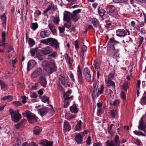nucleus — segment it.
I'll return each mask as SVG.
<instances>
[{
	"label": "nucleus",
	"mask_w": 146,
	"mask_h": 146,
	"mask_svg": "<svg viewBox=\"0 0 146 146\" xmlns=\"http://www.w3.org/2000/svg\"><path fill=\"white\" fill-rule=\"evenodd\" d=\"M82 123V121L81 120H80L79 122L77 123V125L76 126L75 131H78L81 130V124Z\"/></svg>",
	"instance_id": "nucleus-34"
},
{
	"label": "nucleus",
	"mask_w": 146,
	"mask_h": 146,
	"mask_svg": "<svg viewBox=\"0 0 146 146\" xmlns=\"http://www.w3.org/2000/svg\"><path fill=\"white\" fill-rule=\"evenodd\" d=\"M25 120H22L18 124L16 125V127L17 129H18L20 126H23L25 123Z\"/></svg>",
	"instance_id": "nucleus-36"
},
{
	"label": "nucleus",
	"mask_w": 146,
	"mask_h": 146,
	"mask_svg": "<svg viewBox=\"0 0 146 146\" xmlns=\"http://www.w3.org/2000/svg\"><path fill=\"white\" fill-rule=\"evenodd\" d=\"M138 39L139 40V46L142 44L143 40V37L140 36L138 38Z\"/></svg>",
	"instance_id": "nucleus-57"
},
{
	"label": "nucleus",
	"mask_w": 146,
	"mask_h": 146,
	"mask_svg": "<svg viewBox=\"0 0 146 146\" xmlns=\"http://www.w3.org/2000/svg\"><path fill=\"white\" fill-rule=\"evenodd\" d=\"M121 98L124 100H126V94L123 91H122L120 94Z\"/></svg>",
	"instance_id": "nucleus-51"
},
{
	"label": "nucleus",
	"mask_w": 146,
	"mask_h": 146,
	"mask_svg": "<svg viewBox=\"0 0 146 146\" xmlns=\"http://www.w3.org/2000/svg\"><path fill=\"white\" fill-rule=\"evenodd\" d=\"M41 100L44 103L49 102L48 98L46 96H42L41 98Z\"/></svg>",
	"instance_id": "nucleus-45"
},
{
	"label": "nucleus",
	"mask_w": 146,
	"mask_h": 146,
	"mask_svg": "<svg viewBox=\"0 0 146 146\" xmlns=\"http://www.w3.org/2000/svg\"><path fill=\"white\" fill-rule=\"evenodd\" d=\"M108 12L110 13H113L115 12V8L113 5H109L107 7Z\"/></svg>",
	"instance_id": "nucleus-28"
},
{
	"label": "nucleus",
	"mask_w": 146,
	"mask_h": 146,
	"mask_svg": "<svg viewBox=\"0 0 146 146\" xmlns=\"http://www.w3.org/2000/svg\"><path fill=\"white\" fill-rule=\"evenodd\" d=\"M144 121L142 118H141V120L139 121V125L138 128L139 129L142 130L143 131H145L146 128V125L143 122Z\"/></svg>",
	"instance_id": "nucleus-17"
},
{
	"label": "nucleus",
	"mask_w": 146,
	"mask_h": 146,
	"mask_svg": "<svg viewBox=\"0 0 146 146\" xmlns=\"http://www.w3.org/2000/svg\"><path fill=\"white\" fill-rule=\"evenodd\" d=\"M74 45L77 51H78L79 49L78 42V40H76L74 42Z\"/></svg>",
	"instance_id": "nucleus-55"
},
{
	"label": "nucleus",
	"mask_w": 146,
	"mask_h": 146,
	"mask_svg": "<svg viewBox=\"0 0 146 146\" xmlns=\"http://www.w3.org/2000/svg\"><path fill=\"white\" fill-rule=\"evenodd\" d=\"M72 15L68 11H65L64 13V21L66 22L70 21V20L72 17Z\"/></svg>",
	"instance_id": "nucleus-11"
},
{
	"label": "nucleus",
	"mask_w": 146,
	"mask_h": 146,
	"mask_svg": "<svg viewBox=\"0 0 146 146\" xmlns=\"http://www.w3.org/2000/svg\"><path fill=\"white\" fill-rule=\"evenodd\" d=\"M119 101L118 100H116L113 102V104H112L111 103H110V104L111 105H113L115 106H116L118 105L119 104Z\"/></svg>",
	"instance_id": "nucleus-58"
},
{
	"label": "nucleus",
	"mask_w": 146,
	"mask_h": 146,
	"mask_svg": "<svg viewBox=\"0 0 146 146\" xmlns=\"http://www.w3.org/2000/svg\"><path fill=\"white\" fill-rule=\"evenodd\" d=\"M48 27L52 34L54 35H56L57 34V31L55 29V27L53 24L51 23L49 24L48 25Z\"/></svg>",
	"instance_id": "nucleus-22"
},
{
	"label": "nucleus",
	"mask_w": 146,
	"mask_h": 146,
	"mask_svg": "<svg viewBox=\"0 0 146 146\" xmlns=\"http://www.w3.org/2000/svg\"><path fill=\"white\" fill-rule=\"evenodd\" d=\"M6 33L5 32H3L2 33V42L3 44H0V52H4V48H5L6 47H8L7 46L8 43H4L5 41Z\"/></svg>",
	"instance_id": "nucleus-6"
},
{
	"label": "nucleus",
	"mask_w": 146,
	"mask_h": 146,
	"mask_svg": "<svg viewBox=\"0 0 146 146\" xmlns=\"http://www.w3.org/2000/svg\"><path fill=\"white\" fill-rule=\"evenodd\" d=\"M133 133L135 134H136L137 135L140 136L142 135L143 136H145V135H144L142 132L140 131H133Z\"/></svg>",
	"instance_id": "nucleus-49"
},
{
	"label": "nucleus",
	"mask_w": 146,
	"mask_h": 146,
	"mask_svg": "<svg viewBox=\"0 0 146 146\" xmlns=\"http://www.w3.org/2000/svg\"><path fill=\"white\" fill-rule=\"evenodd\" d=\"M41 131V130L40 127H35L34 129V133L35 135L39 134Z\"/></svg>",
	"instance_id": "nucleus-35"
},
{
	"label": "nucleus",
	"mask_w": 146,
	"mask_h": 146,
	"mask_svg": "<svg viewBox=\"0 0 146 146\" xmlns=\"http://www.w3.org/2000/svg\"><path fill=\"white\" fill-rule=\"evenodd\" d=\"M64 131H69L71 129V127L69 122L67 121H65L64 123Z\"/></svg>",
	"instance_id": "nucleus-21"
},
{
	"label": "nucleus",
	"mask_w": 146,
	"mask_h": 146,
	"mask_svg": "<svg viewBox=\"0 0 146 146\" xmlns=\"http://www.w3.org/2000/svg\"><path fill=\"white\" fill-rule=\"evenodd\" d=\"M87 50V47L85 45H83L82 47V53H85Z\"/></svg>",
	"instance_id": "nucleus-54"
},
{
	"label": "nucleus",
	"mask_w": 146,
	"mask_h": 146,
	"mask_svg": "<svg viewBox=\"0 0 146 146\" xmlns=\"http://www.w3.org/2000/svg\"><path fill=\"white\" fill-rule=\"evenodd\" d=\"M59 79L61 81L62 84L64 86L68 83L69 82V78L68 77L64 78L63 77V76H61L60 78Z\"/></svg>",
	"instance_id": "nucleus-24"
},
{
	"label": "nucleus",
	"mask_w": 146,
	"mask_h": 146,
	"mask_svg": "<svg viewBox=\"0 0 146 146\" xmlns=\"http://www.w3.org/2000/svg\"><path fill=\"white\" fill-rule=\"evenodd\" d=\"M50 33L47 30L41 31L40 33V36L42 38L48 37L50 35Z\"/></svg>",
	"instance_id": "nucleus-20"
},
{
	"label": "nucleus",
	"mask_w": 146,
	"mask_h": 146,
	"mask_svg": "<svg viewBox=\"0 0 146 146\" xmlns=\"http://www.w3.org/2000/svg\"><path fill=\"white\" fill-rule=\"evenodd\" d=\"M129 35V31L127 30H125L123 29H120L117 30L116 31V35L119 36L124 37L126 35Z\"/></svg>",
	"instance_id": "nucleus-8"
},
{
	"label": "nucleus",
	"mask_w": 146,
	"mask_h": 146,
	"mask_svg": "<svg viewBox=\"0 0 146 146\" xmlns=\"http://www.w3.org/2000/svg\"><path fill=\"white\" fill-rule=\"evenodd\" d=\"M0 18L3 21L2 24L4 25V24L5 25L6 22V17L5 14H4L0 16Z\"/></svg>",
	"instance_id": "nucleus-37"
},
{
	"label": "nucleus",
	"mask_w": 146,
	"mask_h": 146,
	"mask_svg": "<svg viewBox=\"0 0 146 146\" xmlns=\"http://www.w3.org/2000/svg\"><path fill=\"white\" fill-rule=\"evenodd\" d=\"M38 82L43 87L45 88L46 87L47 81L45 77L43 76L40 77L38 80Z\"/></svg>",
	"instance_id": "nucleus-12"
},
{
	"label": "nucleus",
	"mask_w": 146,
	"mask_h": 146,
	"mask_svg": "<svg viewBox=\"0 0 146 146\" xmlns=\"http://www.w3.org/2000/svg\"><path fill=\"white\" fill-rule=\"evenodd\" d=\"M90 21L95 27L99 29L101 28V25H100L99 21L96 19L95 18L91 19Z\"/></svg>",
	"instance_id": "nucleus-18"
},
{
	"label": "nucleus",
	"mask_w": 146,
	"mask_h": 146,
	"mask_svg": "<svg viewBox=\"0 0 146 146\" xmlns=\"http://www.w3.org/2000/svg\"><path fill=\"white\" fill-rule=\"evenodd\" d=\"M106 83L109 86H111L112 87V90H115V85L114 82L110 80H108L106 82Z\"/></svg>",
	"instance_id": "nucleus-29"
},
{
	"label": "nucleus",
	"mask_w": 146,
	"mask_h": 146,
	"mask_svg": "<svg viewBox=\"0 0 146 146\" xmlns=\"http://www.w3.org/2000/svg\"><path fill=\"white\" fill-rule=\"evenodd\" d=\"M0 85L1 86V88L4 90H7L8 88V87L5 84L4 82L2 80H0Z\"/></svg>",
	"instance_id": "nucleus-33"
},
{
	"label": "nucleus",
	"mask_w": 146,
	"mask_h": 146,
	"mask_svg": "<svg viewBox=\"0 0 146 146\" xmlns=\"http://www.w3.org/2000/svg\"><path fill=\"white\" fill-rule=\"evenodd\" d=\"M24 116L26 117L29 122L31 123H33L36 121L37 119L36 116L33 114L29 111H27L23 113Z\"/></svg>",
	"instance_id": "nucleus-5"
},
{
	"label": "nucleus",
	"mask_w": 146,
	"mask_h": 146,
	"mask_svg": "<svg viewBox=\"0 0 146 146\" xmlns=\"http://www.w3.org/2000/svg\"><path fill=\"white\" fill-rule=\"evenodd\" d=\"M28 42L30 47L33 46L35 44V41L33 39L31 38H29Z\"/></svg>",
	"instance_id": "nucleus-41"
},
{
	"label": "nucleus",
	"mask_w": 146,
	"mask_h": 146,
	"mask_svg": "<svg viewBox=\"0 0 146 146\" xmlns=\"http://www.w3.org/2000/svg\"><path fill=\"white\" fill-rule=\"evenodd\" d=\"M84 74L86 80L88 82H90L91 80V76L90 71L87 68H84Z\"/></svg>",
	"instance_id": "nucleus-9"
},
{
	"label": "nucleus",
	"mask_w": 146,
	"mask_h": 146,
	"mask_svg": "<svg viewBox=\"0 0 146 146\" xmlns=\"http://www.w3.org/2000/svg\"><path fill=\"white\" fill-rule=\"evenodd\" d=\"M81 12V9H78L75 11H74L73 12V15H76L77 13H80Z\"/></svg>",
	"instance_id": "nucleus-60"
},
{
	"label": "nucleus",
	"mask_w": 146,
	"mask_h": 146,
	"mask_svg": "<svg viewBox=\"0 0 146 146\" xmlns=\"http://www.w3.org/2000/svg\"><path fill=\"white\" fill-rule=\"evenodd\" d=\"M93 86L94 90L92 93V96H96V94H97V97H98V91L97 89L98 86V85H97L96 83H95L93 84Z\"/></svg>",
	"instance_id": "nucleus-23"
},
{
	"label": "nucleus",
	"mask_w": 146,
	"mask_h": 146,
	"mask_svg": "<svg viewBox=\"0 0 146 146\" xmlns=\"http://www.w3.org/2000/svg\"><path fill=\"white\" fill-rule=\"evenodd\" d=\"M59 21V17H58L54 18L53 19L54 22L57 25L58 24Z\"/></svg>",
	"instance_id": "nucleus-47"
},
{
	"label": "nucleus",
	"mask_w": 146,
	"mask_h": 146,
	"mask_svg": "<svg viewBox=\"0 0 146 146\" xmlns=\"http://www.w3.org/2000/svg\"><path fill=\"white\" fill-rule=\"evenodd\" d=\"M111 113L112 117L113 118L115 117V116L116 115L117 112L116 110H112L111 111Z\"/></svg>",
	"instance_id": "nucleus-48"
},
{
	"label": "nucleus",
	"mask_w": 146,
	"mask_h": 146,
	"mask_svg": "<svg viewBox=\"0 0 146 146\" xmlns=\"http://www.w3.org/2000/svg\"><path fill=\"white\" fill-rule=\"evenodd\" d=\"M67 23L64 25V27H66L68 29H69L71 27L72 23L70 21L66 22Z\"/></svg>",
	"instance_id": "nucleus-44"
},
{
	"label": "nucleus",
	"mask_w": 146,
	"mask_h": 146,
	"mask_svg": "<svg viewBox=\"0 0 146 146\" xmlns=\"http://www.w3.org/2000/svg\"><path fill=\"white\" fill-rule=\"evenodd\" d=\"M105 12L103 9H101L98 11V13L100 15L101 17L103 16Z\"/></svg>",
	"instance_id": "nucleus-52"
},
{
	"label": "nucleus",
	"mask_w": 146,
	"mask_h": 146,
	"mask_svg": "<svg viewBox=\"0 0 146 146\" xmlns=\"http://www.w3.org/2000/svg\"><path fill=\"white\" fill-rule=\"evenodd\" d=\"M76 117V115L71 114L69 116V117L68 119L69 120H70L72 119L75 118Z\"/></svg>",
	"instance_id": "nucleus-62"
},
{
	"label": "nucleus",
	"mask_w": 146,
	"mask_h": 146,
	"mask_svg": "<svg viewBox=\"0 0 146 146\" xmlns=\"http://www.w3.org/2000/svg\"><path fill=\"white\" fill-rule=\"evenodd\" d=\"M86 143L88 145H90L91 143V137L89 136L86 141Z\"/></svg>",
	"instance_id": "nucleus-61"
},
{
	"label": "nucleus",
	"mask_w": 146,
	"mask_h": 146,
	"mask_svg": "<svg viewBox=\"0 0 146 146\" xmlns=\"http://www.w3.org/2000/svg\"><path fill=\"white\" fill-rule=\"evenodd\" d=\"M38 112H39L40 115L42 117L44 114L47 112V110L46 108H42L38 110Z\"/></svg>",
	"instance_id": "nucleus-27"
},
{
	"label": "nucleus",
	"mask_w": 146,
	"mask_h": 146,
	"mask_svg": "<svg viewBox=\"0 0 146 146\" xmlns=\"http://www.w3.org/2000/svg\"><path fill=\"white\" fill-rule=\"evenodd\" d=\"M13 100V97L12 96L9 95L7 96H5L1 99V100L5 101L7 100L8 102H11Z\"/></svg>",
	"instance_id": "nucleus-32"
},
{
	"label": "nucleus",
	"mask_w": 146,
	"mask_h": 146,
	"mask_svg": "<svg viewBox=\"0 0 146 146\" xmlns=\"http://www.w3.org/2000/svg\"><path fill=\"white\" fill-rule=\"evenodd\" d=\"M13 104L17 106H21V103L19 101H15L14 102Z\"/></svg>",
	"instance_id": "nucleus-64"
},
{
	"label": "nucleus",
	"mask_w": 146,
	"mask_h": 146,
	"mask_svg": "<svg viewBox=\"0 0 146 146\" xmlns=\"http://www.w3.org/2000/svg\"><path fill=\"white\" fill-rule=\"evenodd\" d=\"M38 25L36 23H33L31 26V28L33 31L35 30L38 27Z\"/></svg>",
	"instance_id": "nucleus-42"
},
{
	"label": "nucleus",
	"mask_w": 146,
	"mask_h": 146,
	"mask_svg": "<svg viewBox=\"0 0 146 146\" xmlns=\"http://www.w3.org/2000/svg\"><path fill=\"white\" fill-rule=\"evenodd\" d=\"M119 137L117 135L115 137L114 141H107L106 142V146H119Z\"/></svg>",
	"instance_id": "nucleus-7"
},
{
	"label": "nucleus",
	"mask_w": 146,
	"mask_h": 146,
	"mask_svg": "<svg viewBox=\"0 0 146 146\" xmlns=\"http://www.w3.org/2000/svg\"><path fill=\"white\" fill-rule=\"evenodd\" d=\"M53 49L51 47L48 46L42 49L44 55L49 54L52 52Z\"/></svg>",
	"instance_id": "nucleus-14"
},
{
	"label": "nucleus",
	"mask_w": 146,
	"mask_h": 146,
	"mask_svg": "<svg viewBox=\"0 0 146 146\" xmlns=\"http://www.w3.org/2000/svg\"><path fill=\"white\" fill-rule=\"evenodd\" d=\"M9 111L13 121L15 122H18L21 117V114L19 113V111H14L13 109L11 108Z\"/></svg>",
	"instance_id": "nucleus-4"
},
{
	"label": "nucleus",
	"mask_w": 146,
	"mask_h": 146,
	"mask_svg": "<svg viewBox=\"0 0 146 146\" xmlns=\"http://www.w3.org/2000/svg\"><path fill=\"white\" fill-rule=\"evenodd\" d=\"M58 29L60 33H63L65 31V27L64 26L62 27H58Z\"/></svg>",
	"instance_id": "nucleus-50"
},
{
	"label": "nucleus",
	"mask_w": 146,
	"mask_h": 146,
	"mask_svg": "<svg viewBox=\"0 0 146 146\" xmlns=\"http://www.w3.org/2000/svg\"><path fill=\"white\" fill-rule=\"evenodd\" d=\"M41 144L43 146H51L53 144L52 142L44 140L41 141Z\"/></svg>",
	"instance_id": "nucleus-25"
},
{
	"label": "nucleus",
	"mask_w": 146,
	"mask_h": 146,
	"mask_svg": "<svg viewBox=\"0 0 146 146\" xmlns=\"http://www.w3.org/2000/svg\"><path fill=\"white\" fill-rule=\"evenodd\" d=\"M37 94L35 93H32L30 94V97L31 98H36Z\"/></svg>",
	"instance_id": "nucleus-63"
},
{
	"label": "nucleus",
	"mask_w": 146,
	"mask_h": 146,
	"mask_svg": "<svg viewBox=\"0 0 146 146\" xmlns=\"http://www.w3.org/2000/svg\"><path fill=\"white\" fill-rule=\"evenodd\" d=\"M82 134H83V133L78 134L75 137V139L78 144H80L82 142V138L83 137L82 135Z\"/></svg>",
	"instance_id": "nucleus-19"
},
{
	"label": "nucleus",
	"mask_w": 146,
	"mask_h": 146,
	"mask_svg": "<svg viewBox=\"0 0 146 146\" xmlns=\"http://www.w3.org/2000/svg\"><path fill=\"white\" fill-rule=\"evenodd\" d=\"M44 54L42 50H37L36 52V56L38 59L40 60H42L44 58Z\"/></svg>",
	"instance_id": "nucleus-16"
},
{
	"label": "nucleus",
	"mask_w": 146,
	"mask_h": 146,
	"mask_svg": "<svg viewBox=\"0 0 146 146\" xmlns=\"http://www.w3.org/2000/svg\"><path fill=\"white\" fill-rule=\"evenodd\" d=\"M36 62L34 60H30L28 63L27 70L29 71L32 69L36 65Z\"/></svg>",
	"instance_id": "nucleus-15"
},
{
	"label": "nucleus",
	"mask_w": 146,
	"mask_h": 146,
	"mask_svg": "<svg viewBox=\"0 0 146 146\" xmlns=\"http://www.w3.org/2000/svg\"><path fill=\"white\" fill-rule=\"evenodd\" d=\"M80 17L79 15H72V18L73 19L75 22H76L79 19Z\"/></svg>",
	"instance_id": "nucleus-46"
},
{
	"label": "nucleus",
	"mask_w": 146,
	"mask_h": 146,
	"mask_svg": "<svg viewBox=\"0 0 146 146\" xmlns=\"http://www.w3.org/2000/svg\"><path fill=\"white\" fill-rule=\"evenodd\" d=\"M115 75V73L114 72H112L110 73L109 75L108 78L110 79H112L114 77Z\"/></svg>",
	"instance_id": "nucleus-53"
},
{
	"label": "nucleus",
	"mask_w": 146,
	"mask_h": 146,
	"mask_svg": "<svg viewBox=\"0 0 146 146\" xmlns=\"http://www.w3.org/2000/svg\"><path fill=\"white\" fill-rule=\"evenodd\" d=\"M77 72L78 73L77 76L78 81L79 83L80 84H81L83 82V79L82 72L80 69V67L79 65L78 66Z\"/></svg>",
	"instance_id": "nucleus-13"
},
{
	"label": "nucleus",
	"mask_w": 146,
	"mask_h": 146,
	"mask_svg": "<svg viewBox=\"0 0 146 146\" xmlns=\"http://www.w3.org/2000/svg\"><path fill=\"white\" fill-rule=\"evenodd\" d=\"M40 42L46 45L49 44L52 48L56 50L59 47V44L58 40L53 38H48L40 40Z\"/></svg>",
	"instance_id": "nucleus-2"
},
{
	"label": "nucleus",
	"mask_w": 146,
	"mask_h": 146,
	"mask_svg": "<svg viewBox=\"0 0 146 146\" xmlns=\"http://www.w3.org/2000/svg\"><path fill=\"white\" fill-rule=\"evenodd\" d=\"M38 48H32L30 50V52L32 56H34L35 54L36 55V52L38 50Z\"/></svg>",
	"instance_id": "nucleus-40"
},
{
	"label": "nucleus",
	"mask_w": 146,
	"mask_h": 146,
	"mask_svg": "<svg viewBox=\"0 0 146 146\" xmlns=\"http://www.w3.org/2000/svg\"><path fill=\"white\" fill-rule=\"evenodd\" d=\"M54 4L52 3H50L48 7L44 11V13H46L52 9L53 11H54L55 10L54 9Z\"/></svg>",
	"instance_id": "nucleus-31"
},
{
	"label": "nucleus",
	"mask_w": 146,
	"mask_h": 146,
	"mask_svg": "<svg viewBox=\"0 0 146 146\" xmlns=\"http://www.w3.org/2000/svg\"><path fill=\"white\" fill-rule=\"evenodd\" d=\"M71 111L73 113H76L78 112L77 108L75 104L71 107L70 108Z\"/></svg>",
	"instance_id": "nucleus-30"
},
{
	"label": "nucleus",
	"mask_w": 146,
	"mask_h": 146,
	"mask_svg": "<svg viewBox=\"0 0 146 146\" xmlns=\"http://www.w3.org/2000/svg\"><path fill=\"white\" fill-rule=\"evenodd\" d=\"M141 102V104L143 105L146 104V95L143 96Z\"/></svg>",
	"instance_id": "nucleus-43"
},
{
	"label": "nucleus",
	"mask_w": 146,
	"mask_h": 146,
	"mask_svg": "<svg viewBox=\"0 0 146 146\" xmlns=\"http://www.w3.org/2000/svg\"><path fill=\"white\" fill-rule=\"evenodd\" d=\"M67 58L68 59V64L69 65V66H71V64L70 62V57L68 56V54L67 55Z\"/></svg>",
	"instance_id": "nucleus-59"
},
{
	"label": "nucleus",
	"mask_w": 146,
	"mask_h": 146,
	"mask_svg": "<svg viewBox=\"0 0 146 146\" xmlns=\"http://www.w3.org/2000/svg\"><path fill=\"white\" fill-rule=\"evenodd\" d=\"M69 95L67 94H64L63 97L65 101L70 100H71L73 99V96L69 97Z\"/></svg>",
	"instance_id": "nucleus-38"
},
{
	"label": "nucleus",
	"mask_w": 146,
	"mask_h": 146,
	"mask_svg": "<svg viewBox=\"0 0 146 146\" xmlns=\"http://www.w3.org/2000/svg\"><path fill=\"white\" fill-rule=\"evenodd\" d=\"M121 45L119 42L115 40L114 38L113 37L110 38V42L108 43L107 47L110 51L113 52L115 55L119 51Z\"/></svg>",
	"instance_id": "nucleus-1"
},
{
	"label": "nucleus",
	"mask_w": 146,
	"mask_h": 146,
	"mask_svg": "<svg viewBox=\"0 0 146 146\" xmlns=\"http://www.w3.org/2000/svg\"><path fill=\"white\" fill-rule=\"evenodd\" d=\"M42 65L45 71L50 74L56 71L57 70L54 61L50 62L46 61L43 63Z\"/></svg>",
	"instance_id": "nucleus-3"
},
{
	"label": "nucleus",
	"mask_w": 146,
	"mask_h": 146,
	"mask_svg": "<svg viewBox=\"0 0 146 146\" xmlns=\"http://www.w3.org/2000/svg\"><path fill=\"white\" fill-rule=\"evenodd\" d=\"M42 70L40 68H38L34 71L31 75L32 78H35L40 75L42 73Z\"/></svg>",
	"instance_id": "nucleus-10"
},
{
	"label": "nucleus",
	"mask_w": 146,
	"mask_h": 146,
	"mask_svg": "<svg viewBox=\"0 0 146 146\" xmlns=\"http://www.w3.org/2000/svg\"><path fill=\"white\" fill-rule=\"evenodd\" d=\"M57 52L55 51L52 52L47 56V58L49 60L51 59L52 58L55 59L57 56Z\"/></svg>",
	"instance_id": "nucleus-26"
},
{
	"label": "nucleus",
	"mask_w": 146,
	"mask_h": 146,
	"mask_svg": "<svg viewBox=\"0 0 146 146\" xmlns=\"http://www.w3.org/2000/svg\"><path fill=\"white\" fill-rule=\"evenodd\" d=\"M113 125V124H111L108 127V131L110 134L112 133V130Z\"/></svg>",
	"instance_id": "nucleus-56"
},
{
	"label": "nucleus",
	"mask_w": 146,
	"mask_h": 146,
	"mask_svg": "<svg viewBox=\"0 0 146 146\" xmlns=\"http://www.w3.org/2000/svg\"><path fill=\"white\" fill-rule=\"evenodd\" d=\"M128 82H126L122 86L121 88L124 90L125 91H127V88L129 87Z\"/></svg>",
	"instance_id": "nucleus-39"
}]
</instances>
